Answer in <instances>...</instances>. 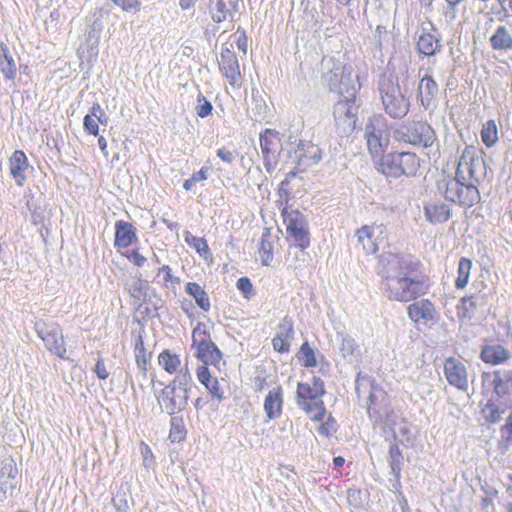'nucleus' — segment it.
I'll return each instance as SVG.
<instances>
[{"label":"nucleus","instance_id":"obj_1","mask_svg":"<svg viewBox=\"0 0 512 512\" xmlns=\"http://www.w3.org/2000/svg\"><path fill=\"white\" fill-rule=\"evenodd\" d=\"M419 261L410 255L385 252L378 262L381 290L389 300L410 302L428 291L425 279L417 275Z\"/></svg>","mask_w":512,"mask_h":512},{"label":"nucleus","instance_id":"obj_2","mask_svg":"<svg viewBox=\"0 0 512 512\" xmlns=\"http://www.w3.org/2000/svg\"><path fill=\"white\" fill-rule=\"evenodd\" d=\"M485 176L484 159L476 147L467 145L460 155L455 177H442L437 182V190L447 201L472 207L480 201L478 185Z\"/></svg>","mask_w":512,"mask_h":512},{"label":"nucleus","instance_id":"obj_3","mask_svg":"<svg viewBox=\"0 0 512 512\" xmlns=\"http://www.w3.org/2000/svg\"><path fill=\"white\" fill-rule=\"evenodd\" d=\"M365 138L370 154L374 158L381 157L380 169L383 174L399 178L414 176L417 173L420 160L415 153L393 152L383 155L390 142V134L383 116L374 115L369 118L365 127Z\"/></svg>","mask_w":512,"mask_h":512},{"label":"nucleus","instance_id":"obj_4","mask_svg":"<svg viewBox=\"0 0 512 512\" xmlns=\"http://www.w3.org/2000/svg\"><path fill=\"white\" fill-rule=\"evenodd\" d=\"M483 392L492 389L491 397L482 408L488 423H497L512 408V369L495 370L481 374Z\"/></svg>","mask_w":512,"mask_h":512},{"label":"nucleus","instance_id":"obj_5","mask_svg":"<svg viewBox=\"0 0 512 512\" xmlns=\"http://www.w3.org/2000/svg\"><path fill=\"white\" fill-rule=\"evenodd\" d=\"M322 67L323 77L331 91L338 92L341 96L340 99L356 100L360 84L357 77L354 76L351 66H344L332 57H324Z\"/></svg>","mask_w":512,"mask_h":512},{"label":"nucleus","instance_id":"obj_6","mask_svg":"<svg viewBox=\"0 0 512 512\" xmlns=\"http://www.w3.org/2000/svg\"><path fill=\"white\" fill-rule=\"evenodd\" d=\"M355 390L359 400H365L367 412L375 422L389 423L387 393L376 384L375 380L367 375L358 374Z\"/></svg>","mask_w":512,"mask_h":512},{"label":"nucleus","instance_id":"obj_7","mask_svg":"<svg viewBox=\"0 0 512 512\" xmlns=\"http://www.w3.org/2000/svg\"><path fill=\"white\" fill-rule=\"evenodd\" d=\"M326 393L321 378L313 376L311 382L298 383L296 402L299 408L312 419L320 421L325 415L326 408L322 396Z\"/></svg>","mask_w":512,"mask_h":512},{"label":"nucleus","instance_id":"obj_8","mask_svg":"<svg viewBox=\"0 0 512 512\" xmlns=\"http://www.w3.org/2000/svg\"><path fill=\"white\" fill-rule=\"evenodd\" d=\"M379 91L385 111L392 118H403L410 108L409 100L402 94L398 82L384 77L379 83Z\"/></svg>","mask_w":512,"mask_h":512},{"label":"nucleus","instance_id":"obj_9","mask_svg":"<svg viewBox=\"0 0 512 512\" xmlns=\"http://www.w3.org/2000/svg\"><path fill=\"white\" fill-rule=\"evenodd\" d=\"M287 240L294 243V248H300L302 253L310 246V233L305 216L298 210L283 211Z\"/></svg>","mask_w":512,"mask_h":512},{"label":"nucleus","instance_id":"obj_10","mask_svg":"<svg viewBox=\"0 0 512 512\" xmlns=\"http://www.w3.org/2000/svg\"><path fill=\"white\" fill-rule=\"evenodd\" d=\"M35 332L51 354L61 359L66 358V343L59 324L55 322L37 321L35 323Z\"/></svg>","mask_w":512,"mask_h":512},{"label":"nucleus","instance_id":"obj_11","mask_svg":"<svg viewBox=\"0 0 512 512\" xmlns=\"http://www.w3.org/2000/svg\"><path fill=\"white\" fill-rule=\"evenodd\" d=\"M193 346L197 348V358L205 365L218 367L222 361V353L211 340L205 326L198 323L192 332Z\"/></svg>","mask_w":512,"mask_h":512},{"label":"nucleus","instance_id":"obj_12","mask_svg":"<svg viewBox=\"0 0 512 512\" xmlns=\"http://www.w3.org/2000/svg\"><path fill=\"white\" fill-rule=\"evenodd\" d=\"M404 142L425 149L432 148L437 142L434 129L424 122H413L403 126L399 132Z\"/></svg>","mask_w":512,"mask_h":512},{"label":"nucleus","instance_id":"obj_13","mask_svg":"<svg viewBox=\"0 0 512 512\" xmlns=\"http://www.w3.org/2000/svg\"><path fill=\"white\" fill-rule=\"evenodd\" d=\"M359 105L356 100L339 99L334 106L335 126L340 135L351 134L357 122Z\"/></svg>","mask_w":512,"mask_h":512},{"label":"nucleus","instance_id":"obj_14","mask_svg":"<svg viewBox=\"0 0 512 512\" xmlns=\"http://www.w3.org/2000/svg\"><path fill=\"white\" fill-rule=\"evenodd\" d=\"M260 147L264 161V167L267 172L272 173L278 163V154L281 148V139L279 133L266 129L260 134Z\"/></svg>","mask_w":512,"mask_h":512},{"label":"nucleus","instance_id":"obj_15","mask_svg":"<svg viewBox=\"0 0 512 512\" xmlns=\"http://www.w3.org/2000/svg\"><path fill=\"white\" fill-rule=\"evenodd\" d=\"M435 60H428V67H421L419 74L424 71V75L420 78L418 85V97L421 105L425 110H429L435 106V100L439 92V87L432 77V66Z\"/></svg>","mask_w":512,"mask_h":512},{"label":"nucleus","instance_id":"obj_16","mask_svg":"<svg viewBox=\"0 0 512 512\" xmlns=\"http://www.w3.org/2000/svg\"><path fill=\"white\" fill-rule=\"evenodd\" d=\"M240 0H201L200 7L205 6L215 23L233 21L239 9Z\"/></svg>","mask_w":512,"mask_h":512},{"label":"nucleus","instance_id":"obj_17","mask_svg":"<svg viewBox=\"0 0 512 512\" xmlns=\"http://www.w3.org/2000/svg\"><path fill=\"white\" fill-rule=\"evenodd\" d=\"M188 398L189 395L185 392L167 385L161 390L157 400L162 411L169 415H173L185 409Z\"/></svg>","mask_w":512,"mask_h":512},{"label":"nucleus","instance_id":"obj_18","mask_svg":"<svg viewBox=\"0 0 512 512\" xmlns=\"http://www.w3.org/2000/svg\"><path fill=\"white\" fill-rule=\"evenodd\" d=\"M444 374L451 386L460 391H468V372L466 366L458 359L450 357L444 363Z\"/></svg>","mask_w":512,"mask_h":512},{"label":"nucleus","instance_id":"obj_19","mask_svg":"<svg viewBox=\"0 0 512 512\" xmlns=\"http://www.w3.org/2000/svg\"><path fill=\"white\" fill-rule=\"evenodd\" d=\"M219 68L230 85L239 86L241 79V72L239 67L238 58L234 51L229 48L222 49L220 58L218 60Z\"/></svg>","mask_w":512,"mask_h":512},{"label":"nucleus","instance_id":"obj_20","mask_svg":"<svg viewBox=\"0 0 512 512\" xmlns=\"http://www.w3.org/2000/svg\"><path fill=\"white\" fill-rule=\"evenodd\" d=\"M17 474L18 469L12 458L7 457L0 462V501L5 500L8 492L15 489Z\"/></svg>","mask_w":512,"mask_h":512},{"label":"nucleus","instance_id":"obj_21","mask_svg":"<svg viewBox=\"0 0 512 512\" xmlns=\"http://www.w3.org/2000/svg\"><path fill=\"white\" fill-rule=\"evenodd\" d=\"M279 243V236L271 228H264L258 246V257L263 266H270L274 260V251Z\"/></svg>","mask_w":512,"mask_h":512},{"label":"nucleus","instance_id":"obj_22","mask_svg":"<svg viewBox=\"0 0 512 512\" xmlns=\"http://www.w3.org/2000/svg\"><path fill=\"white\" fill-rule=\"evenodd\" d=\"M293 338V322L288 316H286L279 323L276 335L272 340L274 350L279 353H287L290 349Z\"/></svg>","mask_w":512,"mask_h":512},{"label":"nucleus","instance_id":"obj_23","mask_svg":"<svg viewBox=\"0 0 512 512\" xmlns=\"http://www.w3.org/2000/svg\"><path fill=\"white\" fill-rule=\"evenodd\" d=\"M425 219L436 225L447 222L452 216V209L441 201L426 202L423 206Z\"/></svg>","mask_w":512,"mask_h":512},{"label":"nucleus","instance_id":"obj_24","mask_svg":"<svg viewBox=\"0 0 512 512\" xmlns=\"http://www.w3.org/2000/svg\"><path fill=\"white\" fill-rule=\"evenodd\" d=\"M322 150L318 145L313 143H300L295 151L298 165L304 169L312 165L318 164L322 159Z\"/></svg>","mask_w":512,"mask_h":512},{"label":"nucleus","instance_id":"obj_25","mask_svg":"<svg viewBox=\"0 0 512 512\" xmlns=\"http://www.w3.org/2000/svg\"><path fill=\"white\" fill-rule=\"evenodd\" d=\"M511 357V352L501 344L485 345L480 353L481 360L493 366L505 364Z\"/></svg>","mask_w":512,"mask_h":512},{"label":"nucleus","instance_id":"obj_26","mask_svg":"<svg viewBox=\"0 0 512 512\" xmlns=\"http://www.w3.org/2000/svg\"><path fill=\"white\" fill-rule=\"evenodd\" d=\"M409 318L418 323L421 320L427 322L436 318L437 313L432 302L427 299H422L410 304L407 308Z\"/></svg>","mask_w":512,"mask_h":512},{"label":"nucleus","instance_id":"obj_27","mask_svg":"<svg viewBox=\"0 0 512 512\" xmlns=\"http://www.w3.org/2000/svg\"><path fill=\"white\" fill-rule=\"evenodd\" d=\"M27 168L28 160L25 153L21 150H16L9 159V169L10 175L17 185L23 186L26 180L25 171Z\"/></svg>","mask_w":512,"mask_h":512},{"label":"nucleus","instance_id":"obj_28","mask_svg":"<svg viewBox=\"0 0 512 512\" xmlns=\"http://www.w3.org/2000/svg\"><path fill=\"white\" fill-rule=\"evenodd\" d=\"M416 46L419 54L427 57L434 56L442 48L439 37L426 29H423L419 35Z\"/></svg>","mask_w":512,"mask_h":512},{"label":"nucleus","instance_id":"obj_29","mask_svg":"<svg viewBox=\"0 0 512 512\" xmlns=\"http://www.w3.org/2000/svg\"><path fill=\"white\" fill-rule=\"evenodd\" d=\"M283 395L280 386L271 389L264 400V411L268 419L278 418L282 413Z\"/></svg>","mask_w":512,"mask_h":512},{"label":"nucleus","instance_id":"obj_30","mask_svg":"<svg viewBox=\"0 0 512 512\" xmlns=\"http://www.w3.org/2000/svg\"><path fill=\"white\" fill-rule=\"evenodd\" d=\"M136 230L129 222L119 220L115 224V240L114 245L118 248H126L130 246L135 240Z\"/></svg>","mask_w":512,"mask_h":512},{"label":"nucleus","instance_id":"obj_31","mask_svg":"<svg viewBox=\"0 0 512 512\" xmlns=\"http://www.w3.org/2000/svg\"><path fill=\"white\" fill-rule=\"evenodd\" d=\"M490 46L495 51L512 50V29L499 25L489 39Z\"/></svg>","mask_w":512,"mask_h":512},{"label":"nucleus","instance_id":"obj_32","mask_svg":"<svg viewBox=\"0 0 512 512\" xmlns=\"http://www.w3.org/2000/svg\"><path fill=\"white\" fill-rule=\"evenodd\" d=\"M197 378L201 384L205 386L212 397L222 400L223 391L217 378L212 377L206 366H200L197 370Z\"/></svg>","mask_w":512,"mask_h":512},{"label":"nucleus","instance_id":"obj_33","mask_svg":"<svg viewBox=\"0 0 512 512\" xmlns=\"http://www.w3.org/2000/svg\"><path fill=\"white\" fill-rule=\"evenodd\" d=\"M375 227L362 226L356 231V238L359 245L367 254H374L378 250V244L375 239Z\"/></svg>","mask_w":512,"mask_h":512},{"label":"nucleus","instance_id":"obj_34","mask_svg":"<svg viewBox=\"0 0 512 512\" xmlns=\"http://www.w3.org/2000/svg\"><path fill=\"white\" fill-rule=\"evenodd\" d=\"M0 70L7 80H13L17 74L16 63L7 45L0 43Z\"/></svg>","mask_w":512,"mask_h":512},{"label":"nucleus","instance_id":"obj_35","mask_svg":"<svg viewBox=\"0 0 512 512\" xmlns=\"http://www.w3.org/2000/svg\"><path fill=\"white\" fill-rule=\"evenodd\" d=\"M487 303V297L485 294L476 293L471 294L470 296L464 297L461 300L460 310L464 317L471 318L476 309L479 307H483Z\"/></svg>","mask_w":512,"mask_h":512},{"label":"nucleus","instance_id":"obj_36","mask_svg":"<svg viewBox=\"0 0 512 512\" xmlns=\"http://www.w3.org/2000/svg\"><path fill=\"white\" fill-rule=\"evenodd\" d=\"M338 339L340 340L339 349L342 357L350 363L355 361L359 354V346L355 339L343 333L338 334Z\"/></svg>","mask_w":512,"mask_h":512},{"label":"nucleus","instance_id":"obj_37","mask_svg":"<svg viewBox=\"0 0 512 512\" xmlns=\"http://www.w3.org/2000/svg\"><path fill=\"white\" fill-rule=\"evenodd\" d=\"M176 376L171 383L168 385L179 391L185 392L189 395L193 385V378L188 369V364L185 363L183 368L176 372Z\"/></svg>","mask_w":512,"mask_h":512},{"label":"nucleus","instance_id":"obj_38","mask_svg":"<svg viewBox=\"0 0 512 512\" xmlns=\"http://www.w3.org/2000/svg\"><path fill=\"white\" fill-rule=\"evenodd\" d=\"M158 362L169 374H174L183 368L180 357L175 353H171L170 350H163L158 356Z\"/></svg>","mask_w":512,"mask_h":512},{"label":"nucleus","instance_id":"obj_39","mask_svg":"<svg viewBox=\"0 0 512 512\" xmlns=\"http://www.w3.org/2000/svg\"><path fill=\"white\" fill-rule=\"evenodd\" d=\"M186 292L195 299V302L203 311L210 309L209 297L198 283L189 282L186 285Z\"/></svg>","mask_w":512,"mask_h":512},{"label":"nucleus","instance_id":"obj_40","mask_svg":"<svg viewBox=\"0 0 512 512\" xmlns=\"http://www.w3.org/2000/svg\"><path fill=\"white\" fill-rule=\"evenodd\" d=\"M481 140L488 147H493L498 141V128L494 120H488L483 124Z\"/></svg>","mask_w":512,"mask_h":512},{"label":"nucleus","instance_id":"obj_41","mask_svg":"<svg viewBox=\"0 0 512 512\" xmlns=\"http://www.w3.org/2000/svg\"><path fill=\"white\" fill-rule=\"evenodd\" d=\"M472 262L470 259L462 257L458 263V276L455 282L456 288L463 289L469 282Z\"/></svg>","mask_w":512,"mask_h":512},{"label":"nucleus","instance_id":"obj_42","mask_svg":"<svg viewBox=\"0 0 512 512\" xmlns=\"http://www.w3.org/2000/svg\"><path fill=\"white\" fill-rule=\"evenodd\" d=\"M402 461L403 456L399 447L395 444L391 445L389 448V464L391 468V473L397 480L400 478Z\"/></svg>","mask_w":512,"mask_h":512},{"label":"nucleus","instance_id":"obj_43","mask_svg":"<svg viewBox=\"0 0 512 512\" xmlns=\"http://www.w3.org/2000/svg\"><path fill=\"white\" fill-rule=\"evenodd\" d=\"M268 106L259 93L252 95V107L251 112L253 113V119L256 121H262L267 114Z\"/></svg>","mask_w":512,"mask_h":512},{"label":"nucleus","instance_id":"obj_44","mask_svg":"<svg viewBox=\"0 0 512 512\" xmlns=\"http://www.w3.org/2000/svg\"><path fill=\"white\" fill-rule=\"evenodd\" d=\"M134 352L137 366L145 374L147 370L148 355L141 336H138L135 342Z\"/></svg>","mask_w":512,"mask_h":512},{"label":"nucleus","instance_id":"obj_45","mask_svg":"<svg viewBox=\"0 0 512 512\" xmlns=\"http://www.w3.org/2000/svg\"><path fill=\"white\" fill-rule=\"evenodd\" d=\"M186 433L183 419L181 417H172L169 439L172 442H180L185 438Z\"/></svg>","mask_w":512,"mask_h":512},{"label":"nucleus","instance_id":"obj_46","mask_svg":"<svg viewBox=\"0 0 512 512\" xmlns=\"http://www.w3.org/2000/svg\"><path fill=\"white\" fill-rule=\"evenodd\" d=\"M185 242L194 248L200 256H206L209 254L208 243L204 238L194 236L189 231H186Z\"/></svg>","mask_w":512,"mask_h":512},{"label":"nucleus","instance_id":"obj_47","mask_svg":"<svg viewBox=\"0 0 512 512\" xmlns=\"http://www.w3.org/2000/svg\"><path fill=\"white\" fill-rule=\"evenodd\" d=\"M298 359L305 367L316 366L317 362H316L315 352L310 347L308 342L303 343L302 346L300 347Z\"/></svg>","mask_w":512,"mask_h":512},{"label":"nucleus","instance_id":"obj_48","mask_svg":"<svg viewBox=\"0 0 512 512\" xmlns=\"http://www.w3.org/2000/svg\"><path fill=\"white\" fill-rule=\"evenodd\" d=\"M147 287V281L135 279L131 284H129V293L133 298L141 300L146 295Z\"/></svg>","mask_w":512,"mask_h":512},{"label":"nucleus","instance_id":"obj_49","mask_svg":"<svg viewBox=\"0 0 512 512\" xmlns=\"http://www.w3.org/2000/svg\"><path fill=\"white\" fill-rule=\"evenodd\" d=\"M196 114L200 118H205L211 114L213 106L201 93L197 96Z\"/></svg>","mask_w":512,"mask_h":512},{"label":"nucleus","instance_id":"obj_50","mask_svg":"<svg viewBox=\"0 0 512 512\" xmlns=\"http://www.w3.org/2000/svg\"><path fill=\"white\" fill-rule=\"evenodd\" d=\"M208 171V167H202L199 171L193 173L189 179L184 181L183 188L189 191L196 183L206 180Z\"/></svg>","mask_w":512,"mask_h":512},{"label":"nucleus","instance_id":"obj_51","mask_svg":"<svg viewBox=\"0 0 512 512\" xmlns=\"http://www.w3.org/2000/svg\"><path fill=\"white\" fill-rule=\"evenodd\" d=\"M28 209L31 212V221L34 225H40L45 219V210L40 206H36L33 202L27 203Z\"/></svg>","mask_w":512,"mask_h":512},{"label":"nucleus","instance_id":"obj_52","mask_svg":"<svg viewBox=\"0 0 512 512\" xmlns=\"http://www.w3.org/2000/svg\"><path fill=\"white\" fill-rule=\"evenodd\" d=\"M115 5L119 6L126 12H137L141 7L139 0H112Z\"/></svg>","mask_w":512,"mask_h":512},{"label":"nucleus","instance_id":"obj_53","mask_svg":"<svg viewBox=\"0 0 512 512\" xmlns=\"http://www.w3.org/2000/svg\"><path fill=\"white\" fill-rule=\"evenodd\" d=\"M84 130L94 136H97L99 133V125L96 118H93L92 115H86L83 119Z\"/></svg>","mask_w":512,"mask_h":512},{"label":"nucleus","instance_id":"obj_54","mask_svg":"<svg viewBox=\"0 0 512 512\" xmlns=\"http://www.w3.org/2000/svg\"><path fill=\"white\" fill-rule=\"evenodd\" d=\"M237 288L246 298H250L253 292V285L249 278L241 277L237 281Z\"/></svg>","mask_w":512,"mask_h":512},{"label":"nucleus","instance_id":"obj_55","mask_svg":"<svg viewBox=\"0 0 512 512\" xmlns=\"http://www.w3.org/2000/svg\"><path fill=\"white\" fill-rule=\"evenodd\" d=\"M304 255V251L301 254L300 248H294V243L289 245L287 261L290 262V266H294L296 268V262L300 259L303 260Z\"/></svg>","mask_w":512,"mask_h":512},{"label":"nucleus","instance_id":"obj_56","mask_svg":"<svg viewBox=\"0 0 512 512\" xmlns=\"http://www.w3.org/2000/svg\"><path fill=\"white\" fill-rule=\"evenodd\" d=\"M216 153L217 156L227 164H231L236 158L234 151H231L224 147L217 149Z\"/></svg>","mask_w":512,"mask_h":512},{"label":"nucleus","instance_id":"obj_57","mask_svg":"<svg viewBox=\"0 0 512 512\" xmlns=\"http://www.w3.org/2000/svg\"><path fill=\"white\" fill-rule=\"evenodd\" d=\"M94 372L101 380H106L109 377V372L107 371L106 365L101 358L97 360L94 367Z\"/></svg>","mask_w":512,"mask_h":512},{"label":"nucleus","instance_id":"obj_58","mask_svg":"<svg viewBox=\"0 0 512 512\" xmlns=\"http://www.w3.org/2000/svg\"><path fill=\"white\" fill-rule=\"evenodd\" d=\"M335 431H336V428H335V421H334V420L327 421L326 423H322V424L319 426V428H318V432H319L321 435H324V436H330V435H332Z\"/></svg>","mask_w":512,"mask_h":512},{"label":"nucleus","instance_id":"obj_59","mask_svg":"<svg viewBox=\"0 0 512 512\" xmlns=\"http://www.w3.org/2000/svg\"><path fill=\"white\" fill-rule=\"evenodd\" d=\"M502 432L506 433V441L509 444H512V412L509 414V416L506 419L505 425L502 427Z\"/></svg>","mask_w":512,"mask_h":512},{"label":"nucleus","instance_id":"obj_60","mask_svg":"<svg viewBox=\"0 0 512 512\" xmlns=\"http://www.w3.org/2000/svg\"><path fill=\"white\" fill-rule=\"evenodd\" d=\"M128 259L138 267L143 266L146 262V258L136 250L132 251V253L128 256Z\"/></svg>","mask_w":512,"mask_h":512},{"label":"nucleus","instance_id":"obj_61","mask_svg":"<svg viewBox=\"0 0 512 512\" xmlns=\"http://www.w3.org/2000/svg\"><path fill=\"white\" fill-rule=\"evenodd\" d=\"M160 272L164 273L165 282H175V283L179 282V278L174 277L172 275V269L170 268V266H168V265L162 266L160 269Z\"/></svg>","mask_w":512,"mask_h":512},{"label":"nucleus","instance_id":"obj_62","mask_svg":"<svg viewBox=\"0 0 512 512\" xmlns=\"http://www.w3.org/2000/svg\"><path fill=\"white\" fill-rule=\"evenodd\" d=\"M88 115H92L93 118H101V117H105V112L99 103H95L91 107L90 113Z\"/></svg>","mask_w":512,"mask_h":512},{"label":"nucleus","instance_id":"obj_63","mask_svg":"<svg viewBox=\"0 0 512 512\" xmlns=\"http://www.w3.org/2000/svg\"><path fill=\"white\" fill-rule=\"evenodd\" d=\"M142 454L144 456V465L146 467H148L150 465V463L152 462V454H151V450L148 446H145L144 449H142Z\"/></svg>","mask_w":512,"mask_h":512},{"label":"nucleus","instance_id":"obj_64","mask_svg":"<svg viewBox=\"0 0 512 512\" xmlns=\"http://www.w3.org/2000/svg\"><path fill=\"white\" fill-rule=\"evenodd\" d=\"M504 12L512 13V0H497Z\"/></svg>","mask_w":512,"mask_h":512}]
</instances>
